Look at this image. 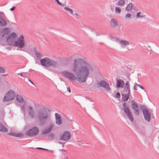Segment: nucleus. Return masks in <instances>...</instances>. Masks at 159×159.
<instances>
[{"mask_svg":"<svg viewBox=\"0 0 159 159\" xmlns=\"http://www.w3.org/2000/svg\"><path fill=\"white\" fill-rule=\"evenodd\" d=\"M28 108L29 116L31 118H34L35 117V114L33 108L31 106H29L28 107Z\"/></svg>","mask_w":159,"mask_h":159,"instance_id":"13","label":"nucleus"},{"mask_svg":"<svg viewBox=\"0 0 159 159\" xmlns=\"http://www.w3.org/2000/svg\"><path fill=\"white\" fill-rule=\"evenodd\" d=\"M36 149H40V150H46V151H49V150L47 149L43 148H39V147L36 148Z\"/></svg>","mask_w":159,"mask_h":159,"instance_id":"43","label":"nucleus"},{"mask_svg":"<svg viewBox=\"0 0 159 159\" xmlns=\"http://www.w3.org/2000/svg\"><path fill=\"white\" fill-rule=\"evenodd\" d=\"M25 43L24 37L22 35H21L19 37L17 40L15 41L13 46L17 47L20 48H22L24 47Z\"/></svg>","mask_w":159,"mask_h":159,"instance_id":"4","label":"nucleus"},{"mask_svg":"<svg viewBox=\"0 0 159 159\" xmlns=\"http://www.w3.org/2000/svg\"><path fill=\"white\" fill-rule=\"evenodd\" d=\"M18 75H20L23 77H25V76L22 73H18L17 74Z\"/></svg>","mask_w":159,"mask_h":159,"instance_id":"45","label":"nucleus"},{"mask_svg":"<svg viewBox=\"0 0 159 159\" xmlns=\"http://www.w3.org/2000/svg\"><path fill=\"white\" fill-rule=\"evenodd\" d=\"M121 11V9L120 7H116L115 8V13L116 14H119Z\"/></svg>","mask_w":159,"mask_h":159,"instance_id":"30","label":"nucleus"},{"mask_svg":"<svg viewBox=\"0 0 159 159\" xmlns=\"http://www.w3.org/2000/svg\"><path fill=\"white\" fill-rule=\"evenodd\" d=\"M125 0H119L116 3V5L120 6H122L125 4Z\"/></svg>","mask_w":159,"mask_h":159,"instance_id":"24","label":"nucleus"},{"mask_svg":"<svg viewBox=\"0 0 159 159\" xmlns=\"http://www.w3.org/2000/svg\"><path fill=\"white\" fill-rule=\"evenodd\" d=\"M7 25L6 21L3 18L1 14L0 15V26L5 27Z\"/></svg>","mask_w":159,"mask_h":159,"instance_id":"17","label":"nucleus"},{"mask_svg":"<svg viewBox=\"0 0 159 159\" xmlns=\"http://www.w3.org/2000/svg\"><path fill=\"white\" fill-rule=\"evenodd\" d=\"M119 44L122 48H124L126 47L129 44V41L121 39L119 42Z\"/></svg>","mask_w":159,"mask_h":159,"instance_id":"15","label":"nucleus"},{"mask_svg":"<svg viewBox=\"0 0 159 159\" xmlns=\"http://www.w3.org/2000/svg\"><path fill=\"white\" fill-rule=\"evenodd\" d=\"M56 123L58 125H61L62 124L61 118L56 119Z\"/></svg>","mask_w":159,"mask_h":159,"instance_id":"27","label":"nucleus"},{"mask_svg":"<svg viewBox=\"0 0 159 159\" xmlns=\"http://www.w3.org/2000/svg\"><path fill=\"white\" fill-rule=\"evenodd\" d=\"M134 90H137V89L136 87V86H134Z\"/></svg>","mask_w":159,"mask_h":159,"instance_id":"54","label":"nucleus"},{"mask_svg":"<svg viewBox=\"0 0 159 159\" xmlns=\"http://www.w3.org/2000/svg\"><path fill=\"white\" fill-rule=\"evenodd\" d=\"M140 107L141 109H143V108H145L146 106L143 105H141Z\"/></svg>","mask_w":159,"mask_h":159,"instance_id":"46","label":"nucleus"},{"mask_svg":"<svg viewBox=\"0 0 159 159\" xmlns=\"http://www.w3.org/2000/svg\"><path fill=\"white\" fill-rule=\"evenodd\" d=\"M5 71V70L1 67L0 66V72L1 73H4Z\"/></svg>","mask_w":159,"mask_h":159,"instance_id":"39","label":"nucleus"},{"mask_svg":"<svg viewBox=\"0 0 159 159\" xmlns=\"http://www.w3.org/2000/svg\"><path fill=\"white\" fill-rule=\"evenodd\" d=\"M118 22L116 19L112 18L110 20L111 25L112 27H115L116 26H118Z\"/></svg>","mask_w":159,"mask_h":159,"instance_id":"16","label":"nucleus"},{"mask_svg":"<svg viewBox=\"0 0 159 159\" xmlns=\"http://www.w3.org/2000/svg\"><path fill=\"white\" fill-rule=\"evenodd\" d=\"M124 112L127 116L128 119L132 122L134 121V118L131 112L130 111L129 108H126L124 111Z\"/></svg>","mask_w":159,"mask_h":159,"instance_id":"12","label":"nucleus"},{"mask_svg":"<svg viewBox=\"0 0 159 159\" xmlns=\"http://www.w3.org/2000/svg\"><path fill=\"white\" fill-rule=\"evenodd\" d=\"M64 146V144H63L62 145V147L63 148Z\"/></svg>","mask_w":159,"mask_h":159,"instance_id":"57","label":"nucleus"},{"mask_svg":"<svg viewBox=\"0 0 159 159\" xmlns=\"http://www.w3.org/2000/svg\"><path fill=\"white\" fill-rule=\"evenodd\" d=\"M37 118L39 122L42 125L46 121L50 120L51 115L47 111L46 108L43 107L38 111Z\"/></svg>","mask_w":159,"mask_h":159,"instance_id":"2","label":"nucleus"},{"mask_svg":"<svg viewBox=\"0 0 159 159\" xmlns=\"http://www.w3.org/2000/svg\"><path fill=\"white\" fill-rule=\"evenodd\" d=\"M67 90L68 92H69V93L71 92V90L70 88V87H67Z\"/></svg>","mask_w":159,"mask_h":159,"instance_id":"49","label":"nucleus"},{"mask_svg":"<svg viewBox=\"0 0 159 159\" xmlns=\"http://www.w3.org/2000/svg\"><path fill=\"white\" fill-rule=\"evenodd\" d=\"M6 42L7 43V44L8 45H13V41L11 40V39H9L8 40V41H7V39L6 40Z\"/></svg>","mask_w":159,"mask_h":159,"instance_id":"31","label":"nucleus"},{"mask_svg":"<svg viewBox=\"0 0 159 159\" xmlns=\"http://www.w3.org/2000/svg\"><path fill=\"white\" fill-rule=\"evenodd\" d=\"M117 80L116 86L117 88H123L125 86V82L121 79H118Z\"/></svg>","mask_w":159,"mask_h":159,"instance_id":"14","label":"nucleus"},{"mask_svg":"<svg viewBox=\"0 0 159 159\" xmlns=\"http://www.w3.org/2000/svg\"><path fill=\"white\" fill-rule=\"evenodd\" d=\"M16 8L15 7H13L10 9V10H11V11H14Z\"/></svg>","mask_w":159,"mask_h":159,"instance_id":"48","label":"nucleus"},{"mask_svg":"<svg viewBox=\"0 0 159 159\" xmlns=\"http://www.w3.org/2000/svg\"><path fill=\"white\" fill-rule=\"evenodd\" d=\"M99 85L100 87H103L105 91H108L111 90V88L108 84L104 80H101L99 83Z\"/></svg>","mask_w":159,"mask_h":159,"instance_id":"9","label":"nucleus"},{"mask_svg":"<svg viewBox=\"0 0 159 159\" xmlns=\"http://www.w3.org/2000/svg\"><path fill=\"white\" fill-rule=\"evenodd\" d=\"M139 84H137L136 83H135L134 84V86H137V85H139Z\"/></svg>","mask_w":159,"mask_h":159,"instance_id":"55","label":"nucleus"},{"mask_svg":"<svg viewBox=\"0 0 159 159\" xmlns=\"http://www.w3.org/2000/svg\"><path fill=\"white\" fill-rule=\"evenodd\" d=\"M158 138L159 139V136L158 137Z\"/></svg>","mask_w":159,"mask_h":159,"instance_id":"62","label":"nucleus"},{"mask_svg":"<svg viewBox=\"0 0 159 159\" xmlns=\"http://www.w3.org/2000/svg\"><path fill=\"white\" fill-rule=\"evenodd\" d=\"M9 134L13 136L18 137H22L24 136L23 134L21 133H16L14 132H11Z\"/></svg>","mask_w":159,"mask_h":159,"instance_id":"19","label":"nucleus"},{"mask_svg":"<svg viewBox=\"0 0 159 159\" xmlns=\"http://www.w3.org/2000/svg\"><path fill=\"white\" fill-rule=\"evenodd\" d=\"M2 32L3 33L2 36L3 37H5L4 36L5 35H7L8 34V30L7 28H5L2 30Z\"/></svg>","mask_w":159,"mask_h":159,"instance_id":"26","label":"nucleus"},{"mask_svg":"<svg viewBox=\"0 0 159 159\" xmlns=\"http://www.w3.org/2000/svg\"><path fill=\"white\" fill-rule=\"evenodd\" d=\"M134 5L132 4V3H130L127 5L125 10L126 11H130L132 9V8H134Z\"/></svg>","mask_w":159,"mask_h":159,"instance_id":"21","label":"nucleus"},{"mask_svg":"<svg viewBox=\"0 0 159 159\" xmlns=\"http://www.w3.org/2000/svg\"><path fill=\"white\" fill-rule=\"evenodd\" d=\"M62 150L64 151H65V150H63V149H62Z\"/></svg>","mask_w":159,"mask_h":159,"instance_id":"61","label":"nucleus"},{"mask_svg":"<svg viewBox=\"0 0 159 159\" xmlns=\"http://www.w3.org/2000/svg\"><path fill=\"white\" fill-rule=\"evenodd\" d=\"M48 137L52 138V139H54V134L52 133H50L48 135Z\"/></svg>","mask_w":159,"mask_h":159,"instance_id":"37","label":"nucleus"},{"mask_svg":"<svg viewBox=\"0 0 159 159\" xmlns=\"http://www.w3.org/2000/svg\"><path fill=\"white\" fill-rule=\"evenodd\" d=\"M126 90H125V92H128V93H130V89H126Z\"/></svg>","mask_w":159,"mask_h":159,"instance_id":"50","label":"nucleus"},{"mask_svg":"<svg viewBox=\"0 0 159 159\" xmlns=\"http://www.w3.org/2000/svg\"><path fill=\"white\" fill-rule=\"evenodd\" d=\"M71 134L69 132L66 131L64 132L62 135H60V139L67 141L69 140L70 138Z\"/></svg>","mask_w":159,"mask_h":159,"instance_id":"10","label":"nucleus"},{"mask_svg":"<svg viewBox=\"0 0 159 159\" xmlns=\"http://www.w3.org/2000/svg\"><path fill=\"white\" fill-rule=\"evenodd\" d=\"M125 89H129V82L128 81L126 82L125 83Z\"/></svg>","mask_w":159,"mask_h":159,"instance_id":"40","label":"nucleus"},{"mask_svg":"<svg viewBox=\"0 0 159 159\" xmlns=\"http://www.w3.org/2000/svg\"><path fill=\"white\" fill-rule=\"evenodd\" d=\"M75 15L76 16H79V15H78L77 13L75 14Z\"/></svg>","mask_w":159,"mask_h":159,"instance_id":"56","label":"nucleus"},{"mask_svg":"<svg viewBox=\"0 0 159 159\" xmlns=\"http://www.w3.org/2000/svg\"><path fill=\"white\" fill-rule=\"evenodd\" d=\"M55 119L61 118L60 115L57 113H55Z\"/></svg>","mask_w":159,"mask_h":159,"instance_id":"36","label":"nucleus"},{"mask_svg":"<svg viewBox=\"0 0 159 159\" xmlns=\"http://www.w3.org/2000/svg\"><path fill=\"white\" fill-rule=\"evenodd\" d=\"M131 15L130 13H127L125 16V19L131 18Z\"/></svg>","mask_w":159,"mask_h":159,"instance_id":"34","label":"nucleus"},{"mask_svg":"<svg viewBox=\"0 0 159 159\" xmlns=\"http://www.w3.org/2000/svg\"><path fill=\"white\" fill-rule=\"evenodd\" d=\"M59 143H61V142H59Z\"/></svg>","mask_w":159,"mask_h":159,"instance_id":"59","label":"nucleus"},{"mask_svg":"<svg viewBox=\"0 0 159 159\" xmlns=\"http://www.w3.org/2000/svg\"><path fill=\"white\" fill-rule=\"evenodd\" d=\"M61 6H64V5L62 4V5H61Z\"/></svg>","mask_w":159,"mask_h":159,"instance_id":"58","label":"nucleus"},{"mask_svg":"<svg viewBox=\"0 0 159 159\" xmlns=\"http://www.w3.org/2000/svg\"><path fill=\"white\" fill-rule=\"evenodd\" d=\"M128 69V68L127 66L125 65L123 67L121 68V70L122 72L124 73H125L127 71Z\"/></svg>","mask_w":159,"mask_h":159,"instance_id":"28","label":"nucleus"},{"mask_svg":"<svg viewBox=\"0 0 159 159\" xmlns=\"http://www.w3.org/2000/svg\"><path fill=\"white\" fill-rule=\"evenodd\" d=\"M64 9L67 13H70L72 15H73V11L72 9L68 7H65Z\"/></svg>","mask_w":159,"mask_h":159,"instance_id":"23","label":"nucleus"},{"mask_svg":"<svg viewBox=\"0 0 159 159\" xmlns=\"http://www.w3.org/2000/svg\"><path fill=\"white\" fill-rule=\"evenodd\" d=\"M35 55L36 57L39 59H40L41 56L42 55L41 53H38L37 52H36L35 53Z\"/></svg>","mask_w":159,"mask_h":159,"instance_id":"32","label":"nucleus"},{"mask_svg":"<svg viewBox=\"0 0 159 159\" xmlns=\"http://www.w3.org/2000/svg\"><path fill=\"white\" fill-rule=\"evenodd\" d=\"M15 95L14 91L12 90H10L6 94L4 98L3 101H8L12 100L14 98Z\"/></svg>","mask_w":159,"mask_h":159,"instance_id":"5","label":"nucleus"},{"mask_svg":"<svg viewBox=\"0 0 159 159\" xmlns=\"http://www.w3.org/2000/svg\"><path fill=\"white\" fill-rule=\"evenodd\" d=\"M130 95V93L127 94H121L122 97V100L123 102H126L128 101L129 98V96Z\"/></svg>","mask_w":159,"mask_h":159,"instance_id":"18","label":"nucleus"},{"mask_svg":"<svg viewBox=\"0 0 159 159\" xmlns=\"http://www.w3.org/2000/svg\"><path fill=\"white\" fill-rule=\"evenodd\" d=\"M120 40L119 38H117L116 37H114V39H113V41L116 42L117 43H119L120 41Z\"/></svg>","mask_w":159,"mask_h":159,"instance_id":"33","label":"nucleus"},{"mask_svg":"<svg viewBox=\"0 0 159 159\" xmlns=\"http://www.w3.org/2000/svg\"><path fill=\"white\" fill-rule=\"evenodd\" d=\"M28 80L29 81H30L32 84H34L33 83V82L30 79H28Z\"/></svg>","mask_w":159,"mask_h":159,"instance_id":"53","label":"nucleus"},{"mask_svg":"<svg viewBox=\"0 0 159 159\" xmlns=\"http://www.w3.org/2000/svg\"><path fill=\"white\" fill-rule=\"evenodd\" d=\"M120 95L119 93L117 92L116 93V94L115 96V98L119 99L120 98Z\"/></svg>","mask_w":159,"mask_h":159,"instance_id":"38","label":"nucleus"},{"mask_svg":"<svg viewBox=\"0 0 159 159\" xmlns=\"http://www.w3.org/2000/svg\"><path fill=\"white\" fill-rule=\"evenodd\" d=\"M123 106L124 107V111L125 110V109L126 108H129L128 107L126 106V102L124 103L123 104Z\"/></svg>","mask_w":159,"mask_h":159,"instance_id":"42","label":"nucleus"},{"mask_svg":"<svg viewBox=\"0 0 159 159\" xmlns=\"http://www.w3.org/2000/svg\"><path fill=\"white\" fill-rule=\"evenodd\" d=\"M137 86L139 87L140 89L143 90H144V91H145V90H144V88L143 86H141L140 84H139V85H137Z\"/></svg>","mask_w":159,"mask_h":159,"instance_id":"44","label":"nucleus"},{"mask_svg":"<svg viewBox=\"0 0 159 159\" xmlns=\"http://www.w3.org/2000/svg\"><path fill=\"white\" fill-rule=\"evenodd\" d=\"M34 52L35 53L36 52H37L36 48L35 47L34 48Z\"/></svg>","mask_w":159,"mask_h":159,"instance_id":"52","label":"nucleus"},{"mask_svg":"<svg viewBox=\"0 0 159 159\" xmlns=\"http://www.w3.org/2000/svg\"><path fill=\"white\" fill-rule=\"evenodd\" d=\"M8 131V129L2 124L0 123V131L3 132H6Z\"/></svg>","mask_w":159,"mask_h":159,"instance_id":"20","label":"nucleus"},{"mask_svg":"<svg viewBox=\"0 0 159 159\" xmlns=\"http://www.w3.org/2000/svg\"><path fill=\"white\" fill-rule=\"evenodd\" d=\"M141 12H138L137 13V15H136V17L137 18H138V17H140L141 18H143V15H140V14H141Z\"/></svg>","mask_w":159,"mask_h":159,"instance_id":"35","label":"nucleus"},{"mask_svg":"<svg viewBox=\"0 0 159 159\" xmlns=\"http://www.w3.org/2000/svg\"><path fill=\"white\" fill-rule=\"evenodd\" d=\"M17 101L19 102L22 103L24 102V99L20 95H17L16 97Z\"/></svg>","mask_w":159,"mask_h":159,"instance_id":"22","label":"nucleus"},{"mask_svg":"<svg viewBox=\"0 0 159 159\" xmlns=\"http://www.w3.org/2000/svg\"><path fill=\"white\" fill-rule=\"evenodd\" d=\"M40 62L41 65L46 67L52 66L54 68L57 65V61L51 60L49 58L47 57H45L41 59Z\"/></svg>","mask_w":159,"mask_h":159,"instance_id":"3","label":"nucleus"},{"mask_svg":"<svg viewBox=\"0 0 159 159\" xmlns=\"http://www.w3.org/2000/svg\"><path fill=\"white\" fill-rule=\"evenodd\" d=\"M131 107L134 110V112L135 115L138 116L139 115V106L138 103L135 101L132 100L131 101Z\"/></svg>","mask_w":159,"mask_h":159,"instance_id":"6","label":"nucleus"},{"mask_svg":"<svg viewBox=\"0 0 159 159\" xmlns=\"http://www.w3.org/2000/svg\"><path fill=\"white\" fill-rule=\"evenodd\" d=\"M75 145L76 147L78 148L82 146V143L78 141L75 143Z\"/></svg>","mask_w":159,"mask_h":159,"instance_id":"29","label":"nucleus"},{"mask_svg":"<svg viewBox=\"0 0 159 159\" xmlns=\"http://www.w3.org/2000/svg\"><path fill=\"white\" fill-rule=\"evenodd\" d=\"M54 127V125L53 123H50L48 128H45L42 132V134H47L50 133Z\"/></svg>","mask_w":159,"mask_h":159,"instance_id":"11","label":"nucleus"},{"mask_svg":"<svg viewBox=\"0 0 159 159\" xmlns=\"http://www.w3.org/2000/svg\"><path fill=\"white\" fill-rule=\"evenodd\" d=\"M17 36L16 34L14 33L13 32L11 33L9 36L7 37V41L9 39H12V38H15Z\"/></svg>","mask_w":159,"mask_h":159,"instance_id":"25","label":"nucleus"},{"mask_svg":"<svg viewBox=\"0 0 159 159\" xmlns=\"http://www.w3.org/2000/svg\"><path fill=\"white\" fill-rule=\"evenodd\" d=\"M47 110H48V111H49V109H48Z\"/></svg>","mask_w":159,"mask_h":159,"instance_id":"60","label":"nucleus"},{"mask_svg":"<svg viewBox=\"0 0 159 159\" xmlns=\"http://www.w3.org/2000/svg\"><path fill=\"white\" fill-rule=\"evenodd\" d=\"M55 1L57 2V3L60 5H62V3L60 2L58 0H55Z\"/></svg>","mask_w":159,"mask_h":159,"instance_id":"47","label":"nucleus"},{"mask_svg":"<svg viewBox=\"0 0 159 159\" xmlns=\"http://www.w3.org/2000/svg\"><path fill=\"white\" fill-rule=\"evenodd\" d=\"M72 61V70L74 74L66 71H62L61 73L71 81L77 80L80 84L85 82L89 75V70H93L92 67L84 60L79 58L78 55H73L65 60L67 62Z\"/></svg>","mask_w":159,"mask_h":159,"instance_id":"1","label":"nucleus"},{"mask_svg":"<svg viewBox=\"0 0 159 159\" xmlns=\"http://www.w3.org/2000/svg\"><path fill=\"white\" fill-rule=\"evenodd\" d=\"M39 132L38 128L36 127H34L26 131L25 133V134L27 136H33L36 135Z\"/></svg>","mask_w":159,"mask_h":159,"instance_id":"7","label":"nucleus"},{"mask_svg":"<svg viewBox=\"0 0 159 159\" xmlns=\"http://www.w3.org/2000/svg\"><path fill=\"white\" fill-rule=\"evenodd\" d=\"M142 111L145 120L149 122L151 119L150 113L149 112L148 110L146 108H143Z\"/></svg>","mask_w":159,"mask_h":159,"instance_id":"8","label":"nucleus"},{"mask_svg":"<svg viewBox=\"0 0 159 159\" xmlns=\"http://www.w3.org/2000/svg\"><path fill=\"white\" fill-rule=\"evenodd\" d=\"M110 36V39L112 40H113V39H114V37H112L111 35H110L109 36Z\"/></svg>","mask_w":159,"mask_h":159,"instance_id":"51","label":"nucleus"},{"mask_svg":"<svg viewBox=\"0 0 159 159\" xmlns=\"http://www.w3.org/2000/svg\"><path fill=\"white\" fill-rule=\"evenodd\" d=\"M110 8L111 11H113L114 10L115 7L113 5H111L110 6Z\"/></svg>","mask_w":159,"mask_h":159,"instance_id":"41","label":"nucleus"}]
</instances>
